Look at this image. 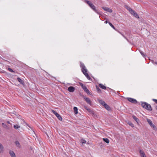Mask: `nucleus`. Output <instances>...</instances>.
<instances>
[{
  "mask_svg": "<svg viewBox=\"0 0 157 157\" xmlns=\"http://www.w3.org/2000/svg\"><path fill=\"white\" fill-rule=\"evenodd\" d=\"M132 117L133 118V119H134V120L136 121V122L137 123H139V119L137 118L136 116H135L134 115H133L132 116Z\"/></svg>",
  "mask_w": 157,
  "mask_h": 157,
  "instance_id": "nucleus-20",
  "label": "nucleus"
},
{
  "mask_svg": "<svg viewBox=\"0 0 157 157\" xmlns=\"http://www.w3.org/2000/svg\"><path fill=\"white\" fill-rule=\"evenodd\" d=\"M84 107L91 114H94L93 111L91 109L88 107L87 106L85 105L84 106Z\"/></svg>",
  "mask_w": 157,
  "mask_h": 157,
  "instance_id": "nucleus-9",
  "label": "nucleus"
},
{
  "mask_svg": "<svg viewBox=\"0 0 157 157\" xmlns=\"http://www.w3.org/2000/svg\"><path fill=\"white\" fill-rule=\"evenodd\" d=\"M117 32H118L119 33H120V34H121L122 36V35H123L121 33V32H119V31H118V30H117Z\"/></svg>",
  "mask_w": 157,
  "mask_h": 157,
  "instance_id": "nucleus-40",
  "label": "nucleus"
},
{
  "mask_svg": "<svg viewBox=\"0 0 157 157\" xmlns=\"http://www.w3.org/2000/svg\"><path fill=\"white\" fill-rule=\"evenodd\" d=\"M141 105L142 107L146 109V106L147 105V103L145 102H141Z\"/></svg>",
  "mask_w": 157,
  "mask_h": 157,
  "instance_id": "nucleus-15",
  "label": "nucleus"
},
{
  "mask_svg": "<svg viewBox=\"0 0 157 157\" xmlns=\"http://www.w3.org/2000/svg\"><path fill=\"white\" fill-rule=\"evenodd\" d=\"M103 106L108 110H110V108L109 106L106 103L104 104Z\"/></svg>",
  "mask_w": 157,
  "mask_h": 157,
  "instance_id": "nucleus-16",
  "label": "nucleus"
},
{
  "mask_svg": "<svg viewBox=\"0 0 157 157\" xmlns=\"http://www.w3.org/2000/svg\"><path fill=\"white\" fill-rule=\"evenodd\" d=\"M82 88L83 89L84 91L86 92L88 94L91 95L90 92L89 91V90L85 86L83 87Z\"/></svg>",
  "mask_w": 157,
  "mask_h": 157,
  "instance_id": "nucleus-7",
  "label": "nucleus"
},
{
  "mask_svg": "<svg viewBox=\"0 0 157 157\" xmlns=\"http://www.w3.org/2000/svg\"><path fill=\"white\" fill-rule=\"evenodd\" d=\"M10 154L11 157H16L13 151H10Z\"/></svg>",
  "mask_w": 157,
  "mask_h": 157,
  "instance_id": "nucleus-17",
  "label": "nucleus"
},
{
  "mask_svg": "<svg viewBox=\"0 0 157 157\" xmlns=\"http://www.w3.org/2000/svg\"><path fill=\"white\" fill-rule=\"evenodd\" d=\"M85 2L87 4H88L89 6L96 13H97L98 14H99V13L98 11V10L96 9L95 6L90 1H88L87 0H85Z\"/></svg>",
  "mask_w": 157,
  "mask_h": 157,
  "instance_id": "nucleus-2",
  "label": "nucleus"
},
{
  "mask_svg": "<svg viewBox=\"0 0 157 157\" xmlns=\"http://www.w3.org/2000/svg\"><path fill=\"white\" fill-rule=\"evenodd\" d=\"M7 123H8V124H10V122L9 121H7Z\"/></svg>",
  "mask_w": 157,
  "mask_h": 157,
  "instance_id": "nucleus-43",
  "label": "nucleus"
},
{
  "mask_svg": "<svg viewBox=\"0 0 157 157\" xmlns=\"http://www.w3.org/2000/svg\"><path fill=\"white\" fill-rule=\"evenodd\" d=\"M155 64H157V62H155Z\"/></svg>",
  "mask_w": 157,
  "mask_h": 157,
  "instance_id": "nucleus-45",
  "label": "nucleus"
},
{
  "mask_svg": "<svg viewBox=\"0 0 157 157\" xmlns=\"http://www.w3.org/2000/svg\"><path fill=\"white\" fill-rule=\"evenodd\" d=\"M108 22L106 20L105 21V24H107L108 23Z\"/></svg>",
  "mask_w": 157,
  "mask_h": 157,
  "instance_id": "nucleus-41",
  "label": "nucleus"
},
{
  "mask_svg": "<svg viewBox=\"0 0 157 157\" xmlns=\"http://www.w3.org/2000/svg\"><path fill=\"white\" fill-rule=\"evenodd\" d=\"M122 36H123V37L125 38L128 41H129L128 40L127 38L124 35H122Z\"/></svg>",
  "mask_w": 157,
  "mask_h": 157,
  "instance_id": "nucleus-38",
  "label": "nucleus"
},
{
  "mask_svg": "<svg viewBox=\"0 0 157 157\" xmlns=\"http://www.w3.org/2000/svg\"><path fill=\"white\" fill-rule=\"evenodd\" d=\"M80 86H81L82 88L85 86V85H83V84L82 83H80Z\"/></svg>",
  "mask_w": 157,
  "mask_h": 157,
  "instance_id": "nucleus-37",
  "label": "nucleus"
},
{
  "mask_svg": "<svg viewBox=\"0 0 157 157\" xmlns=\"http://www.w3.org/2000/svg\"><path fill=\"white\" fill-rule=\"evenodd\" d=\"M80 67L81 68V71L84 75L89 80H91V78L90 77L88 74L87 73V70L84 64L82 63H80Z\"/></svg>",
  "mask_w": 157,
  "mask_h": 157,
  "instance_id": "nucleus-1",
  "label": "nucleus"
},
{
  "mask_svg": "<svg viewBox=\"0 0 157 157\" xmlns=\"http://www.w3.org/2000/svg\"><path fill=\"white\" fill-rule=\"evenodd\" d=\"M155 64H157V62H155Z\"/></svg>",
  "mask_w": 157,
  "mask_h": 157,
  "instance_id": "nucleus-46",
  "label": "nucleus"
},
{
  "mask_svg": "<svg viewBox=\"0 0 157 157\" xmlns=\"http://www.w3.org/2000/svg\"><path fill=\"white\" fill-rule=\"evenodd\" d=\"M74 110L75 112V114H76L78 113V108L76 107H74Z\"/></svg>",
  "mask_w": 157,
  "mask_h": 157,
  "instance_id": "nucleus-23",
  "label": "nucleus"
},
{
  "mask_svg": "<svg viewBox=\"0 0 157 157\" xmlns=\"http://www.w3.org/2000/svg\"><path fill=\"white\" fill-rule=\"evenodd\" d=\"M129 125L130 126H131L132 127H134L133 124L131 123L129 124Z\"/></svg>",
  "mask_w": 157,
  "mask_h": 157,
  "instance_id": "nucleus-36",
  "label": "nucleus"
},
{
  "mask_svg": "<svg viewBox=\"0 0 157 157\" xmlns=\"http://www.w3.org/2000/svg\"><path fill=\"white\" fill-rule=\"evenodd\" d=\"M96 89L98 93H101V90L98 87H97Z\"/></svg>",
  "mask_w": 157,
  "mask_h": 157,
  "instance_id": "nucleus-33",
  "label": "nucleus"
},
{
  "mask_svg": "<svg viewBox=\"0 0 157 157\" xmlns=\"http://www.w3.org/2000/svg\"><path fill=\"white\" fill-rule=\"evenodd\" d=\"M81 141L82 144H85L86 142V140H84V139H81Z\"/></svg>",
  "mask_w": 157,
  "mask_h": 157,
  "instance_id": "nucleus-34",
  "label": "nucleus"
},
{
  "mask_svg": "<svg viewBox=\"0 0 157 157\" xmlns=\"http://www.w3.org/2000/svg\"><path fill=\"white\" fill-rule=\"evenodd\" d=\"M24 123L27 125V126L29 128L32 130V131L34 132V131L33 130V128L31 127L26 122H24Z\"/></svg>",
  "mask_w": 157,
  "mask_h": 157,
  "instance_id": "nucleus-24",
  "label": "nucleus"
},
{
  "mask_svg": "<svg viewBox=\"0 0 157 157\" xmlns=\"http://www.w3.org/2000/svg\"><path fill=\"white\" fill-rule=\"evenodd\" d=\"M133 13H131V14L135 16L137 18H139V17L138 14L134 10L133 11Z\"/></svg>",
  "mask_w": 157,
  "mask_h": 157,
  "instance_id": "nucleus-13",
  "label": "nucleus"
},
{
  "mask_svg": "<svg viewBox=\"0 0 157 157\" xmlns=\"http://www.w3.org/2000/svg\"><path fill=\"white\" fill-rule=\"evenodd\" d=\"M52 112L53 114H54L56 116V117L59 114L56 111L54 110H52Z\"/></svg>",
  "mask_w": 157,
  "mask_h": 157,
  "instance_id": "nucleus-29",
  "label": "nucleus"
},
{
  "mask_svg": "<svg viewBox=\"0 0 157 157\" xmlns=\"http://www.w3.org/2000/svg\"><path fill=\"white\" fill-rule=\"evenodd\" d=\"M2 125L4 128L6 129H7L8 128V127L7 125L6 124H5L4 123H2Z\"/></svg>",
  "mask_w": 157,
  "mask_h": 157,
  "instance_id": "nucleus-32",
  "label": "nucleus"
},
{
  "mask_svg": "<svg viewBox=\"0 0 157 157\" xmlns=\"http://www.w3.org/2000/svg\"><path fill=\"white\" fill-rule=\"evenodd\" d=\"M98 101L99 103L102 105L103 106L104 105V104L106 103L104 101L102 100H99Z\"/></svg>",
  "mask_w": 157,
  "mask_h": 157,
  "instance_id": "nucleus-22",
  "label": "nucleus"
},
{
  "mask_svg": "<svg viewBox=\"0 0 157 157\" xmlns=\"http://www.w3.org/2000/svg\"><path fill=\"white\" fill-rule=\"evenodd\" d=\"M15 144H16V146L19 147V148H20L21 147V145L19 143V142L18 141H15Z\"/></svg>",
  "mask_w": 157,
  "mask_h": 157,
  "instance_id": "nucleus-21",
  "label": "nucleus"
},
{
  "mask_svg": "<svg viewBox=\"0 0 157 157\" xmlns=\"http://www.w3.org/2000/svg\"><path fill=\"white\" fill-rule=\"evenodd\" d=\"M127 99L128 101H129L131 103L134 104H136L137 103V101L135 99L131 98H128Z\"/></svg>",
  "mask_w": 157,
  "mask_h": 157,
  "instance_id": "nucleus-3",
  "label": "nucleus"
},
{
  "mask_svg": "<svg viewBox=\"0 0 157 157\" xmlns=\"http://www.w3.org/2000/svg\"><path fill=\"white\" fill-rule=\"evenodd\" d=\"M140 153L141 157H146L144 152L143 151L140 150Z\"/></svg>",
  "mask_w": 157,
  "mask_h": 157,
  "instance_id": "nucleus-14",
  "label": "nucleus"
},
{
  "mask_svg": "<svg viewBox=\"0 0 157 157\" xmlns=\"http://www.w3.org/2000/svg\"><path fill=\"white\" fill-rule=\"evenodd\" d=\"M139 52L142 55V56L144 58H145V56H146V55L144 54V53L142 51H141V50H139Z\"/></svg>",
  "mask_w": 157,
  "mask_h": 157,
  "instance_id": "nucleus-28",
  "label": "nucleus"
},
{
  "mask_svg": "<svg viewBox=\"0 0 157 157\" xmlns=\"http://www.w3.org/2000/svg\"><path fill=\"white\" fill-rule=\"evenodd\" d=\"M147 121L148 122V123L151 127H153V128L155 127V125L153 124L151 121L149 119H147Z\"/></svg>",
  "mask_w": 157,
  "mask_h": 157,
  "instance_id": "nucleus-11",
  "label": "nucleus"
},
{
  "mask_svg": "<svg viewBox=\"0 0 157 157\" xmlns=\"http://www.w3.org/2000/svg\"><path fill=\"white\" fill-rule=\"evenodd\" d=\"M153 100L157 104V100L155 99H153Z\"/></svg>",
  "mask_w": 157,
  "mask_h": 157,
  "instance_id": "nucleus-39",
  "label": "nucleus"
},
{
  "mask_svg": "<svg viewBox=\"0 0 157 157\" xmlns=\"http://www.w3.org/2000/svg\"><path fill=\"white\" fill-rule=\"evenodd\" d=\"M5 151V148L3 145L0 143V153H3Z\"/></svg>",
  "mask_w": 157,
  "mask_h": 157,
  "instance_id": "nucleus-6",
  "label": "nucleus"
},
{
  "mask_svg": "<svg viewBox=\"0 0 157 157\" xmlns=\"http://www.w3.org/2000/svg\"><path fill=\"white\" fill-rule=\"evenodd\" d=\"M102 8L105 11H107L109 13H112L113 11L110 8L106 7H103Z\"/></svg>",
  "mask_w": 157,
  "mask_h": 157,
  "instance_id": "nucleus-5",
  "label": "nucleus"
},
{
  "mask_svg": "<svg viewBox=\"0 0 157 157\" xmlns=\"http://www.w3.org/2000/svg\"><path fill=\"white\" fill-rule=\"evenodd\" d=\"M125 7L130 12V13H133V10H132L131 8H130L128 6L126 5H125Z\"/></svg>",
  "mask_w": 157,
  "mask_h": 157,
  "instance_id": "nucleus-10",
  "label": "nucleus"
},
{
  "mask_svg": "<svg viewBox=\"0 0 157 157\" xmlns=\"http://www.w3.org/2000/svg\"><path fill=\"white\" fill-rule=\"evenodd\" d=\"M99 86L101 88L104 90H105L106 88V87L105 86L101 84H99Z\"/></svg>",
  "mask_w": 157,
  "mask_h": 157,
  "instance_id": "nucleus-19",
  "label": "nucleus"
},
{
  "mask_svg": "<svg viewBox=\"0 0 157 157\" xmlns=\"http://www.w3.org/2000/svg\"><path fill=\"white\" fill-rule=\"evenodd\" d=\"M75 88L73 86H71L68 88V90L70 92H73L75 91Z\"/></svg>",
  "mask_w": 157,
  "mask_h": 157,
  "instance_id": "nucleus-8",
  "label": "nucleus"
},
{
  "mask_svg": "<svg viewBox=\"0 0 157 157\" xmlns=\"http://www.w3.org/2000/svg\"><path fill=\"white\" fill-rule=\"evenodd\" d=\"M52 112L53 114H54L56 116V117L59 114L56 111L54 110H52Z\"/></svg>",
  "mask_w": 157,
  "mask_h": 157,
  "instance_id": "nucleus-30",
  "label": "nucleus"
},
{
  "mask_svg": "<svg viewBox=\"0 0 157 157\" xmlns=\"http://www.w3.org/2000/svg\"><path fill=\"white\" fill-rule=\"evenodd\" d=\"M151 61L153 63H155V62H154L153 60H151Z\"/></svg>",
  "mask_w": 157,
  "mask_h": 157,
  "instance_id": "nucleus-42",
  "label": "nucleus"
},
{
  "mask_svg": "<svg viewBox=\"0 0 157 157\" xmlns=\"http://www.w3.org/2000/svg\"><path fill=\"white\" fill-rule=\"evenodd\" d=\"M145 109L150 111H151L152 110V109L150 105L147 103V105Z\"/></svg>",
  "mask_w": 157,
  "mask_h": 157,
  "instance_id": "nucleus-12",
  "label": "nucleus"
},
{
  "mask_svg": "<svg viewBox=\"0 0 157 157\" xmlns=\"http://www.w3.org/2000/svg\"><path fill=\"white\" fill-rule=\"evenodd\" d=\"M57 117L58 118L59 120L62 121L63 120L62 118L61 117V116H60L59 114L57 116Z\"/></svg>",
  "mask_w": 157,
  "mask_h": 157,
  "instance_id": "nucleus-31",
  "label": "nucleus"
},
{
  "mask_svg": "<svg viewBox=\"0 0 157 157\" xmlns=\"http://www.w3.org/2000/svg\"><path fill=\"white\" fill-rule=\"evenodd\" d=\"M17 81L21 84H24V81L20 78H17Z\"/></svg>",
  "mask_w": 157,
  "mask_h": 157,
  "instance_id": "nucleus-18",
  "label": "nucleus"
},
{
  "mask_svg": "<svg viewBox=\"0 0 157 157\" xmlns=\"http://www.w3.org/2000/svg\"><path fill=\"white\" fill-rule=\"evenodd\" d=\"M13 127L15 129H17L20 128V126L18 124H16L14 125Z\"/></svg>",
  "mask_w": 157,
  "mask_h": 157,
  "instance_id": "nucleus-27",
  "label": "nucleus"
},
{
  "mask_svg": "<svg viewBox=\"0 0 157 157\" xmlns=\"http://www.w3.org/2000/svg\"><path fill=\"white\" fill-rule=\"evenodd\" d=\"M8 70L10 72H14V71L11 68H8Z\"/></svg>",
  "mask_w": 157,
  "mask_h": 157,
  "instance_id": "nucleus-35",
  "label": "nucleus"
},
{
  "mask_svg": "<svg viewBox=\"0 0 157 157\" xmlns=\"http://www.w3.org/2000/svg\"><path fill=\"white\" fill-rule=\"evenodd\" d=\"M109 24L116 31H117V30L115 28V27L110 22H109Z\"/></svg>",
  "mask_w": 157,
  "mask_h": 157,
  "instance_id": "nucleus-25",
  "label": "nucleus"
},
{
  "mask_svg": "<svg viewBox=\"0 0 157 157\" xmlns=\"http://www.w3.org/2000/svg\"><path fill=\"white\" fill-rule=\"evenodd\" d=\"M155 109H156L157 110V106H156L155 107Z\"/></svg>",
  "mask_w": 157,
  "mask_h": 157,
  "instance_id": "nucleus-44",
  "label": "nucleus"
},
{
  "mask_svg": "<svg viewBox=\"0 0 157 157\" xmlns=\"http://www.w3.org/2000/svg\"><path fill=\"white\" fill-rule=\"evenodd\" d=\"M84 99L85 100L86 102L88 104H89L90 105H91V101L90 98L86 97L85 96L83 97Z\"/></svg>",
  "mask_w": 157,
  "mask_h": 157,
  "instance_id": "nucleus-4",
  "label": "nucleus"
},
{
  "mask_svg": "<svg viewBox=\"0 0 157 157\" xmlns=\"http://www.w3.org/2000/svg\"><path fill=\"white\" fill-rule=\"evenodd\" d=\"M103 140L106 143L108 144L109 143V140L107 138H103Z\"/></svg>",
  "mask_w": 157,
  "mask_h": 157,
  "instance_id": "nucleus-26",
  "label": "nucleus"
}]
</instances>
